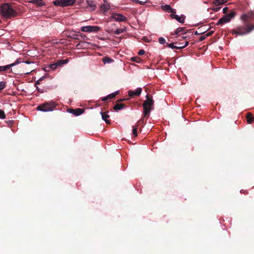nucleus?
Wrapping results in <instances>:
<instances>
[{
  "mask_svg": "<svg viewBox=\"0 0 254 254\" xmlns=\"http://www.w3.org/2000/svg\"><path fill=\"white\" fill-rule=\"evenodd\" d=\"M228 10V8L227 7H225L223 9V12L224 14H226L227 13Z\"/></svg>",
  "mask_w": 254,
  "mask_h": 254,
  "instance_id": "nucleus-36",
  "label": "nucleus"
},
{
  "mask_svg": "<svg viewBox=\"0 0 254 254\" xmlns=\"http://www.w3.org/2000/svg\"><path fill=\"white\" fill-rule=\"evenodd\" d=\"M158 41L161 44H164L166 43L165 39L163 37H160L158 39Z\"/></svg>",
  "mask_w": 254,
  "mask_h": 254,
  "instance_id": "nucleus-30",
  "label": "nucleus"
},
{
  "mask_svg": "<svg viewBox=\"0 0 254 254\" xmlns=\"http://www.w3.org/2000/svg\"><path fill=\"white\" fill-rule=\"evenodd\" d=\"M203 32L201 30V28H198L197 30L194 32V34L196 35H198L202 34Z\"/></svg>",
  "mask_w": 254,
  "mask_h": 254,
  "instance_id": "nucleus-31",
  "label": "nucleus"
},
{
  "mask_svg": "<svg viewBox=\"0 0 254 254\" xmlns=\"http://www.w3.org/2000/svg\"><path fill=\"white\" fill-rule=\"evenodd\" d=\"M58 65H57V64H56V63H54V64H51L49 66V68L52 69V70H55V69H56L57 67H58Z\"/></svg>",
  "mask_w": 254,
  "mask_h": 254,
  "instance_id": "nucleus-26",
  "label": "nucleus"
},
{
  "mask_svg": "<svg viewBox=\"0 0 254 254\" xmlns=\"http://www.w3.org/2000/svg\"><path fill=\"white\" fill-rule=\"evenodd\" d=\"M213 33V32H212V31H211V32H209V33H208L206 35V36H211V35L212 34V33Z\"/></svg>",
  "mask_w": 254,
  "mask_h": 254,
  "instance_id": "nucleus-43",
  "label": "nucleus"
},
{
  "mask_svg": "<svg viewBox=\"0 0 254 254\" xmlns=\"http://www.w3.org/2000/svg\"><path fill=\"white\" fill-rule=\"evenodd\" d=\"M206 37V35L201 36L199 39V41H202L203 40H204L205 39Z\"/></svg>",
  "mask_w": 254,
  "mask_h": 254,
  "instance_id": "nucleus-37",
  "label": "nucleus"
},
{
  "mask_svg": "<svg viewBox=\"0 0 254 254\" xmlns=\"http://www.w3.org/2000/svg\"><path fill=\"white\" fill-rule=\"evenodd\" d=\"M163 10L167 12L176 13V9H172L170 5L166 4L161 6Z\"/></svg>",
  "mask_w": 254,
  "mask_h": 254,
  "instance_id": "nucleus-14",
  "label": "nucleus"
},
{
  "mask_svg": "<svg viewBox=\"0 0 254 254\" xmlns=\"http://www.w3.org/2000/svg\"><path fill=\"white\" fill-rule=\"evenodd\" d=\"M101 8L103 9V10H106L107 9H108L109 8L108 7H106L105 5H102L101 6Z\"/></svg>",
  "mask_w": 254,
  "mask_h": 254,
  "instance_id": "nucleus-40",
  "label": "nucleus"
},
{
  "mask_svg": "<svg viewBox=\"0 0 254 254\" xmlns=\"http://www.w3.org/2000/svg\"><path fill=\"white\" fill-rule=\"evenodd\" d=\"M146 100L143 103L142 106L143 108V115L144 117H147L148 118L151 110V107L154 105V101L152 97L149 94H147L146 96Z\"/></svg>",
  "mask_w": 254,
  "mask_h": 254,
  "instance_id": "nucleus-2",
  "label": "nucleus"
},
{
  "mask_svg": "<svg viewBox=\"0 0 254 254\" xmlns=\"http://www.w3.org/2000/svg\"><path fill=\"white\" fill-rule=\"evenodd\" d=\"M175 13H171L170 16L172 18L174 19V16L176 15Z\"/></svg>",
  "mask_w": 254,
  "mask_h": 254,
  "instance_id": "nucleus-42",
  "label": "nucleus"
},
{
  "mask_svg": "<svg viewBox=\"0 0 254 254\" xmlns=\"http://www.w3.org/2000/svg\"><path fill=\"white\" fill-rule=\"evenodd\" d=\"M0 10L2 16L6 18L9 19L15 17L17 14L15 10L8 3L3 4L0 7Z\"/></svg>",
  "mask_w": 254,
  "mask_h": 254,
  "instance_id": "nucleus-1",
  "label": "nucleus"
},
{
  "mask_svg": "<svg viewBox=\"0 0 254 254\" xmlns=\"http://www.w3.org/2000/svg\"><path fill=\"white\" fill-rule=\"evenodd\" d=\"M167 46L171 49H176L177 46L174 45V43H170L167 44Z\"/></svg>",
  "mask_w": 254,
  "mask_h": 254,
  "instance_id": "nucleus-33",
  "label": "nucleus"
},
{
  "mask_svg": "<svg viewBox=\"0 0 254 254\" xmlns=\"http://www.w3.org/2000/svg\"><path fill=\"white\" fill-rule=\"evenodd\" d=\"M185 27H179L175 30L174 34L178 35V37L179 38V40L185 39L188 37L187 32H185Z\"/></svg>",
  "mask_w": 254,
  "mask_h": 254,
  "instance_id": "nucleus-7",
  "label": "nucleus"
},
{
  "mask_svg": "<svg viewBox=\"0 0 254 254\" xmlns=\"http://www.w3.org/2000/svg\"><path fill=\"white\" fill-rule=\"evenodd\" d=\"M84 112V109L82 108H77L76 109H70L69 112L70 113L73 114L76 116L80 115L81 114H83Z\"/></svg>",
  "mask_w": 254,
  "mask_h": 254,
  "instance_id": "nucleus-13",
  "label": "nucleus"
},
{
  "mask_svg": "<svg viewBox=\"0 0 254 254\" xmlns=\"http://www.w3.org/2000/svg\"><path fill=\"white\" fill-rule=\"evenodd\" d=\"M220 8H221V7H213V8H212V10L215 12H217L220 9Z\"/></svg>",
  "mask_w": 254,
  "mask_h": 254,
  "instance_id": "nucleus-34",
  "label": "nucleus"
},
{
  "mask_svg": "<svg viewBox=\"0 0 254 254\" xmlns=\"http://www.w3.org/2000/svg\"><path fill=\"white\" fill-rule=\"evenodd\" d=\"M5 118L6 116L4 111L0 110V119H4Z\"/></svg>",
  "mask_w": 254,
  "mask_h": 254,
  "instance_id": "nucleus-29",
  "label": "nucleus"
},
{
  "mask_svg": "<svg viewBox=\"0 0 254 254\" xmlns=\"http://www.w3.org/2000/svg\"><path fill=\"white\" fill-rule=\"evenodd\" d=\"M19 63V60H17L14 63L4 65V66H0V72H2L8 70H9L10 68Z\"/></svg>",
  "mask_w": 254,
  "mask_h": 254,
  "instance_id": "nucleus-11",
  "label": "nucleus"
},
{
  "mask_svg": "<svg viewBox=\"0 0 254 254\" xmlns=\"http://www.w3.org/2000/svg\"><path fill=\"white\" fill-rule=\"evenodd\" d=\"M8 125L9 127H11L13 125V121H9L7 122Z\"/></svg>",
  "mask_w": 254,
  "mask_h": 254,
  "instance_id": "nucleus-38",
  "label": "nucleus"
},
{
  "mask_svg": "<svg viewBox=\"0 0 254 254\" xmlns=\"http://www.w3.org/2000/svg\"><path fill=\"white\" fill-rule=\"evenodd\" d=\"M137 127H137L136 126H135V127H133L132 133H133V135L134 136V137H136L137 135Z\"/></svg>",
  "mask_w": 254,
  "mask_h": 254,
  "instance_id": "nucleus-28",
  "label": "nucleus"
},
{
  "mask_svg": "<svg viewBox=\"0 0 254 254\" xmlns=\"http://www.w3.org/2000/svg\"><path fill=\"white\" fill-rule=\"evenodd\" d=\"M144 54H145V51H144L143 50H142V49L140 50L139 51L138 53V54L139 55H140V56H141V55H144Z\"/></svg>",
  "mask_w": 254,
  "mask_h": 254,
  "instance_id": "nucleus-35",
  "label": "nucleus"
},
{
  "mask_svg": "<svg viewBox=\"0 0 254 254\" xmlns=\"http://www.w3.org/2000/svg\"><path fill=\"white\" fill-rule=\"evenodd\" d=\"M6 86V82L1 81L0 82V91L3 89Z\"/></svg>",
  "mask_w": 254,
  "mask_h": 254,
  "instance_id": "nucleus-27",
  "label": "nucleus"
},
{
  "mask_svg": "<svg viewBox=\"0 0 254 254\" xmlns=\"http://www.w3.org/2000/svg\"><path fill=\"white\" fill-rule=\"evenodd\" d=\"M45 78V76H42V77L40 78L39 80L41 82V81H42L44 78Z\"/></svg>",
  "mask_w": 254,
  "mask_h": 254,
  "instance_id": "nucleus-45",
  "label": "nucleus"
},
{
  "mask_svg": "<svg viewBox=\"0 0 254 254\" xmlns=\"http://www.w3.org/2000/svg\"><path fill=\"white\" fill-rule=\"evenodd\" d=\"M185 16L183 14L180 16L178 15H176V16H174V19H175L177 21H178L180 23H184L185 22Z\"/></svg>",
  "mask_w": 254,
  "mask_h": 254,
  "instance_id": "nucleus-17",
  "label": "nucleus"
},
{
  "mask_svg": "<svg viewBox=\"0 0 254 254\" xmlns=\"http://www.w3.org/2000/svg\"><path fill=\"white\" fill-rule=\"evenodd\" d=\"M25 63H26V64H29L30 63V62H29L28 61H26V62H25Z\"/></svg>",
  "mask_w": 254,
  "mask_h": 254,
  "instance_id": "nucleus-48",
  "label": "nucleus"
},
{
  "mask_svg": "<svg viewBox=\"0 0 254 254\" xmlns=\"http://www.w3.org/2000/svg\"><path fill=\"white\" fill-rule=\"evenodd\" d=\"M253 29H254V25H246V26L238 27L236 30H233L232 31V34L233 35H244L250 33Z\"/></svg>",
  "mask_w": 254,
  "mask_h": 254,
  "instance_id": "nucleus-3",
  "label": "nucleus"
},
{
  "mask_svg": "<svg viewBox=\"0 0 254 254\" xmlns=\"http://www.w3.org/2000/svg\"><path fill=\"white\" fill-rule=\"evenodd\" d=\"M236 15V13L235 11H232L228 14H226L223 16L222 18L219 19L216 24V25H221L224 23L229 22L231 21V20Z\"/></svg>",
  "mask_w": 254,
  "mask_h": 254,
  "instance_id": "nucleus-5",
  "label": "nucleus"
},
{
  "mask_svg": "<svg viewBox=\"0 0 254 254\" xmlns=\"http://www.w3.org/2000/svg\"><path fill=\"white\" fill-rule=\"evenodd\" d=\"M108 99H109L108 97L107 96H106V97H103V98L101 99V100H102V101H107V100H108Z\"/></svg>",
  "mask_w": 254,
  "mask_h": 254,
  "instance_id": "nucleus-41",
  "label": "nucleus"
},
{
  "mask_svg": "<svg viewBox=\"0 0 254 254\" xmlns=\"http://www.w3.org/2000/svg\"><path fill=\"white\" fill-rule=\"evenodd\" d=\"M102 61L104 64H106L107 63L108 64L111 63L113 62L114 61V60L112 59H111V58H109L108 57H105L103 59Z\"/></svg>",
  "mask_w": 254,
  "mask_h": 254,
  "instance_id": "nucleus-22",
  "label": "nucleus"
},
{
  "mask_svg": "<svg viewBox=\"0 0 254 254\" xmlns=\"http://www.w3.org/2000/svg\"><path fill=\"white\" fill-rule=\"evenodd\" d=\"M39 1V0H33L32 1L33 3H36Z\"/></svg>",
  "mask_w": 254,
  "mask_h": 254,
  "instance_id": "nucleus-44",
  "label": "nucleus"
},
{
  "mask_svg": "<svg viewBox=\"0 0 254 254\" xmlns=\"http://www.w3.org/2000/svg\"><path fill=\"white\" fill-rule=\"evenodd\" d=\"M111 18L113 19L115 21L118 22L126 21L127 20V18L125 16L122 14L118 13L113 14L111 16Z\"/></svg>",
  "mask_w": 254,
  "mask_h": 254,
  "instance_id": "nucleus-10",
  "label": "nucleus"
},
{
  "mask_svg": "<svg viewBox=\"0 0 254 254\" xmlns=\"http://www.w3.org/2000/svg\"><path fill=\"white\" fill-rule=\"evenodd\" d=\"M40 81L38 80V81H37L36 82H35V86H36V85L37 84H40Z\"/></svg>",
  "mask_w": 254,
  "mask_h": 254,
  "instance_id": "nucleus-46",
  "label": "nucleus"
},
{
  "mask_svg": "<svg viewBox=\"0 0 254 254\" xmlns=\"http://www.w3.org/2000/svg\"><path fill=\"white\" fill-rule=\"evenodd\" d=\"M142 92L141 88H137L135 90H129L128 91V95L129 97H132L133 96H138L140 95Z\"/></svg>",
  "mask_w": 254,
  "mask_h": 254,
  "instance_id": "nucleus-12",
  "label": "nucleus"
},
{
  "mask_svg": "<svg viewBox=\"0 0 254 254\" xmlns=\"http://www.w3.org/2000/svg\"><path fill=\"white\" fill-rule=\"evenodd\" d=\"M128 99H127V98H122V99H120L118 100L117 101V102H123V101H125L127 100Z\"/></svg>",
  "mask_w": 254,
  "mask_h": 254,
  "instance_id": "nucleus-39",
  "label": "nucleus"
},
{
  "mask_svg": "<svg viewBox=\"0 0 254 254\" xmlns=\"http://www.w3.org/2000/svg\"><path fill=\"white\" fill-rule=\"evenodd\" d=\"M254 17V14L253 12H249L247 14H244L241 16V19L245 22V25H249V20Z\"/></svg>",
  "mask_w": 254,
  "mask_h": 254,
  "instance_id": "nucleus-9",
  "label": "nucleus"
},
{
  "mask_svg": "<svg viewBox=\"0 0 254 254\" xmlns=\"http://www.w3.org/2000/svg\"><path fill=\"white\" fill-rule=\"evenodd\" d=\"M144 116L140 119L136 123V126L138 127L140 124L144 123Z\"/></svg>",
  "mask_w": 254,
  "mask_h": 254,
  "instance_id": "nucleus-32",
  "label": "nucleus"
},
{
  "mask_svg": "<svg viewBox=\"0 0 254 254\" xmlns=\"http://www.w3.org/2000/svg\"><path fill=\"white\" fill-rule=\"evenodd\" d=\"M228 0H214L213 2V4L216 6L223 4L226 2Z\"/></svg>",
  "mask_w": 254,
  "mask_h": 254,
  "instance_id": "nucleus-21",
  "label": "nucleus"
},
{
  "mask_svg": "<svg viewBox=\"0 0 254 254\" xmlns=\"http://www.w3.org/2000/svg\"><path fill=\"white\" fill-rule=\"evenodd\" d=\"M57 105L55 102L51 101L44 103L39 105L37 107V110L43 112L52 111L56 107Z\"/></svg>",
  "mask_w": 254,
  "mask_h": 254,
  "instance_id": "nucleus-4",
  "label": "nucleus"
},
{
  "mask_svg": "<svg viewBox=\"0 0 254 254\" xmlns=\"http://www.w3.org/2000/svg\"><path fill=\"white\" fill-rule=\"evenodd\" d=\"M102 116V119L105 121L107 124H110L111 122L110 120H108V119L110 117L109 115L107 114L106 112H101V113Z\"/></svg>",
  "mask_w": 254,
  "mask_h": 254,
  "instance_id": "nucleus-15",
  "label": "nucleus"
},
{
  "mask_svg": "<svg viewBox=\"0 0 254 254\" xmlns=\"http://www.w3.org/2000/svg\"><path fill=\"white\" fill-rule=\"evenodd\" d=\"M126 107H127V106L125 104H123V103H121V104L117 103V104H116L114 106L113 109L115 111H118V110H121L126 108Z\"/></svg>",
  "mask_w": 254,
  "mask_h": 254,
  "instance_id": "nucleus-16",
  "label": "nucleus"
},
{
  "mask_svg": "<svg viewBox=\"0 0 254 254\" xmlns=\"http://www.w3.org/2000/svg\"><path fill=\"white\" fill-rule=\"evenodd\" d=\"M125 31V29H117L115 31H113V30L111 31L113 33H114V34H116V35H119L121 33L124 32Z\"/></svg>",
  "mask_w": 254,
  "mask_h": 254,
  "instance_id": "nucleus-24",
  "label": "nucleus"
},
{
  "mask_svg": "<svg viewBox=\"0 0 254 254\" xmlns=\"http://www.w3.org/2000/svg\"><path fill=\"white\" fill-rule=\"evenodd\" d=\"M175 44L177 45V46H177L176 49H182L185 48L186 47H187L188 45L189 42L186 41L185 44H184L183 43H178V42H176V43H175Z\"/></svg>",
  "mask_w": 254,
  "mask_h": 254,
  "instance_id": "nucleus-20",
  "label": "nucleus"
},
{
  "mask_svg": "<svg viewBox=\"0 0 254 254\" xmlns=\"http://www.w3.org/2000/svg\"><path fill=\"white\" fill-rule=\"evenodd\" d=\"M246 119L248 124H252L254 122V118L251 113H248L247 114Z\"/></svg>",
  "mask_w": 254,
  "mask_h": 254,
  "instance_id": "nucleus-18",
  "label": "nucleus"
},
{
  "mask_svg": "<svg viewBox=\"0 0 254 254\" xmlns=\"http://www.w3.org/2000/svg\"><path fill=\"white\" fill-rule=\"evenodd\" d=\"M100 28L97 26H86L81 28V30L84 32H97Z\"/></svg>",
  "mask_w": 254,
  "mask_h": 254,
  "instance_id": "nucleus-8",
  "label": "nucleus"
},
{
  "mask_svg": "<svg viewBox=\"0 0 254 254\" xmlns=\"http://www.w3.org/2000/svg\"><path fill=\"white\" fill-rule=\"evenodd\" d=\"M135 58V57L132 58V61H135V59H134Z\"/></svg>",
  "mask_w": 254,
  "mask_h": 254,
  "instance_id": "nucleus-47",
  "label": "nucleus"
},
{
  "mask_svg": "<svg viewBox=\"0 0 254 254\" xmlns=\"http://www.w3.org/2000/svg\"><path fill=\"white\" fill-rule=\"evenodd\" d=\"M86 3L92 10H94L96 8V4L93 0H86Z\"/></svg>",
  "mask_w": 254,
  "mask_h": 254,
  "instance_id": "nucleus-19",
  "label": "nucleus"
},
{
  "mask_svg": "<svg viewBox=\"0 0 254 254\" xmlns=\"http://www.w3.org/2000/svg\"><path fill=\"white\" fill-rule=\"evenodd\" d=\"M76 0H56L53 1V3L56 6H67L72 5Z\"/></svg>",
  "mask_w": 254,
  "mask_h": 254,
  "instance_id": "nucleus-6",
  "label": "nucleus"
},
{
  "mask_svg": "<svg viewBox=\"0 0 254 254\" xmlns=\"http://www.w3.org/2000/svg\"><path fill=\"white\" fill-rule=\"evenodd\" d=\"M67 62V60H60L56 62V64H57V65L59 67L62 66L64 64H66Z\"/></svg>",
  "mask_w": 254,
  "mask_h": 254,
  "instance_id": "nucleus-23",
  "label": "nucleus"
},
{
  "mask_svg": "<svg viewBox=\"0 0 254 254\" xmlns=\"http://www.w3.org/2000/svg\"><path fill=\"white\" fill-rule=\"evenodd\" d=\"M119 94V91H117L115 93H111L107 96L109 99H111L114 98L117 95Z\"/></svg>",
  "mask_w": 254,
  "mask_h": 254,
  "instance_id": "nucleus-25",
  "label": "nucleus"
}]
</instances>
